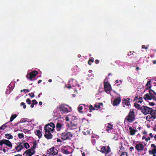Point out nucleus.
Here are the masks:
<instances>
[{"label": "nucleus", "mask_w": 156, "mask_h": 156, "mask_svg": "<svg viewBox=\"0 0 156 156\" xmlns=\"http://www.w3.org/2000/svg\"><path fill=\"white\" fill-rule=\"evenodd\" d=\"M149 93H147L144 96V98L145 100L153 99L156 101V93L154 90L150 89L149 90Z\"/></svg>", "instance_id": "obj_1"}, {"label": "nucleus", "mask_w": 156, "mask_h": 156, "mask_svg": "<svg viewBox=\"0 0 156 156\" xmlns=\"http://www.w3.org/2000/svg\"><path fill=\"white\" fill-rule=\"evenodd\" d=\"M135 118L134 112L133 110H132L129 112L128 115L126 117L125 120L129 122H132L134 121Z\"/></svg>", "instance_id": "obj_2"}, {"label": "nucleus", "mask_w": 156, "mask_h": 156, "mask_svg": "<svg viewBox=\"0 0 156 156\" xmlns=\"http://www.w3.org/2000/svg\"><path fill=\"white\" fill-rule=\"evenodd\" d=\"M149 112L150 115L147 117V119H149V121H153L156 118V110H154L151 108V110Z\"/></svg>", "instance_id": "obj_3"}, {"label": "nucleus", "mask_w": 156, "mask_h": 156, "mask_svg": "<svg viewBox=\"0 0 156 156\" xmlns=\"http://www.w3.org/2000/svg\"><path fill=\"white\" fill-rule=\"evenodd\" d=\"M73 134L70 132H64L62 134L61 138L63 140H65L67 139H71L73 137Z\"/></svg>", "instance_id": "obj_4"}, {"label": "nucleus", "mask_w": 156, "mask_h": 156, "mask_svg": "<svg viewBox=\"0 0 156 156\" xmlns=\"http://www.w3.org/2000/svg\"><path fill=\"white\" fill-rule=\"evenodd\" d=\"M78 123L76 121L73 120L68 124V128L69 130L77 129Z\"/></svg>", "instance_id": "obj_5"}, {"label": "nucleus", "mask_w": 156, "mask_h": 156, "mask_svg": "<svg viewBox=\"0 0 156 156\" xmlns=\"http://www.w3.org/2000/svg\"><path fill=\"white\" fill-rule=\"evenodd\" d=\"M55 128V125L52 122H51L45 125L44 127V129L45 131H53Z\"/></svg>", "instance_id": "obj_6"}, {"label": "nucleus", "mask_w": 156, "mask_h": 156, "mask_svg": "<svg viewBox=\"0 0 156 156\" xmlns=\"http://www.w3.org/2000/svg\"><path fill=\"white\" fill-rule=\"evenodd\" d=\"M38 73V72L37 71H34L30 72L29 74H27L26 77L27 78L29 79L31 81L34 80L33 78L35 77Z\"/></svg>", "instance_id": "obj_7"}, {"label": "nucleus", "mask_w": 156, "mask_h": 156, "mask_svg": "<svg viewBox=\"0 0 156 156\" xmlns=\"http://www.w3.org/2000/svg\"><path fill=\"white\" fill-rule=\"evenodd\" d=\"M100 151L102 153L105 154V155L109 154L111 151L110 147L109 146H103Z\"/></svg>", "instance_id": "obj_8"}, {"label": "nucleus", "mask_w": 156, "mask_h": 156, "mask_svg": "<svg viewBox=\"0 0 156 156\" xmlns=\"http://www.w3.org/2000/svg\"><path fill=\"white\" fill-rule=\"evenodd\" d=\"M5 144L7 146L10 148H12V145L11 142L7 140L2 139L0 141V146H2L3 144Z\"/></svg>", "instance_id": "obj_9"}, {"label": "nucleus", "mask_w": 156, "mask_h": 156, "mask_svg": "<svg viewBox=\"0 0 156 156\" xmlns=\"http://www.w3.org/2000/svg\"><path fill=\"white\" fill-rule=\"evenodd\" d=\"M151 110V108L147 106L143 105L141 107L140 110L144 115H146L149 114V112Z\"/></svg>", "instance_id": "obj_10"}, {"label": "nucleus", "mask_w": 156, "mask_h": 156, "mask_svg": "<svg viewBox=\"0 0 156 156\" xmlns=\"http://www.w3.org/2000/svg\"><path fill=\"white\" fill-rule=\"evenodd\" d=\"M48 154L50 155V156H53L54 155H56L58 154V151L55 149V147H53L47 151Z\"/></svg>", "instance_id": "obj_11"}, {"label": "nucleus", "mask_w": 156, "mask_h": 156, "mask_svg": "<svg viewBox=\"0 0 156 156\" xmlns=\"http://www.w3.org/2000/svg\"><path fill=\"white\" fill-rule=\"evenodd\" d=\"M151 149L148 152L150 154H153V156H156V146L154 144L151 145Z\"/></svg>", "instance_id": "obj_12"}, {"label": "nucleus", "mask_w": 156, "mask_h": 156, "mask_svg": "<svg viewBox=\"0 0 156 156\" xmlns=\"http://www.w3.org/2000/svg\"><path fill=\"white\" fill-rule=\"evenodd\" d=\"M57 108L62 114L68 112V109L65 107L64 105L62 104L61 105Z\"/></svg>", "instance_id": "obj_13"}, {"label": "nucleus", "mask_w": 156, "mask_h": 156, "mask_svg": "<svg viewBox=\"0 0 156 156\" xmlns=\"http://www.w3.org/2000/svg\"><path fill=\"white\" fill-rule=\"evenodd\" d=\"M104 85L105 91L107 93H108L111 89L112 88L111 85L108 82H105Z\"/></svg>", "instance_id": "obj_14"}, {"label": "nucleus", "mask_w": 156, "mask_h": 156, "mask_svg": "<svg viewBox=\"0 0 156 156\" xmlns=\"http://www.w3.org/2000/svg\"><path fill=\"white\" fill-rule=\"evenodd\" d=\"M130 98H127L126 99L123 98L122 100V105L123 107L126 106H129L130 105Z\"/></svg>", "instance_id": "obj_15"}, {"label": "nucleus", "mask_w": 156, "mask_h": 156, "mask_svg": "<svg viewBox=\"0 0 156 156\" xmlns=\"http://www.w3.org/2000/svg\"><path fill=\"white\" fill-rule=\"evenodd\" d=\"M35 152V151L34 150L30 148L26 150L23 154V155L24 156L25 154H26V155L25 156H31L34 154Z\"/></svg>", "instance_id": "obj_16"}, {"label": "nucleus", "mask_w": 156, "mask_h": 156, "mask_svg": "<svg viewBox=\"0 0 156 156\" xmlns=\"http://www.w3.org/2000/svg\"><path fill=\"white\" fill-rule=\"evenodd\" d=\"M144 148V145L143 144L141 143L137 144L135 146V148L138 152H141L143 151Z\"/></svg>", "instance_id": "obj_17"}, {"label": "nucleus", "mask_w": 156, "mask_h": 156, "mask_svg": "<svg viewBox=\"0 0 156 156\" xmlns=\"http://www.w3.org/2000/svg\"><path fill=\"white\" fill-rule=\"evenodd\" d=\"M63 123L58 122L56 125V129L57 131H59L64 129Z\"/></svg>", "instance_id": "obj_18"}, {"label": "nucleus", "mask_w": 156, "mask_h": 156, "mask_svg": "<svg viewBox=\"0 0 156 156\" xmlns=\"http://www.w3.org/2000/svg\"><path fill=\"white\" fill-rule=\"evenodd\" d=\"M17 146L15 148V149L17 152L20 151L23 148V144L22 142L18 143L17 144Z\"/></svg>", "instance_id": "obj_19"}, {"label": "nucleus", "mask_w": 156, "mask_h": 156, "mask_svg": "<svg viewBox=\"0 0 156 156\" xmlns=\"http://www.w3.org/2000/svg\"><path fill=\"white\" fill-rule=\"evenodd\" d=\"M51 131L45 130V134H44L45 137L48 139H51L52 137V135L51 133Z\"/></svg>", "instance_id": "obj_20"}, {"label": "nucleus", "mask_w": 156, "mask_h": 156, "mask_svg": "<svg viewBox=\"0 0 156 156\" xmlns=\"http://www.w3.org/2000/svg\"><path fill=\"white\" fill-rule=\"evenodd\" d=\"M133 101H135L136 103H142L143 102V98L140 96L138 97L137 96H136L134 98Z\"/></svg>", "instance_id": "obj_21"}, {"label": "nucleus", "mask_w": 156, "mask_h": 156, "mask_svg": "<svg viewBox=\"0 0 156 156\" xmlns=\"http://www.w3.org/2000/svg\"><path fill=\"white\" fill-rule=\"evenodd\" d=\"M129 130L130 135L132 136L134 135L136 132L137 131V130L134 129L131 127L129 128Z\"/></svg>", "instance_id": "obj_22"}, {"label": "nucleus", "mask_w": 156, "mask_h": 156, "mask_svg": "<svg viewBox=\"0 0 156 156\" xmlns=\"http://www.w3.org/2000/svg\"><path fill=\"white\" fill-rule=\"evenodd\" d=\"M121 101V99L120 98H118L115 99L113 101V105L114 106H116L119 104Z\"/></svg>", "instance_id": "obj_23"}, {"label": "nucleus", "mask_w": 156, "mask_h": 156, "mask_svg": "<svg viewBox=\"0 0 156 156\" xmlns=\"http://www.w3.org/2000/svg\"><path fill=\"white\" fill-rule=\"evenodd\" d=\"M112 125L108 123V125L106 126V131L109 133H111V130L112 129Z\"/></svg>", "instance_id": "obj_24"}, {"label": "nucleus", "mask_w": 156, "mask_h": 156, "mask_svg": "<svg viewBox=\"0 0 156 156\" xmlns=\"http://www.w3.org/2000/svg\"><path fill=\"white\" fill-rule=\"evenodd\" d=\"M35 133L37 136H38L39 138L40 139L41 137L42 134V132H41L39 130H37L35 132Z\"/></svg>", "instance_id": "obj_25"}, {"label": "nucleus", "mask_w": 156, "mask_h": 156, "mask_svg": "<svg viewBox=\"0 0 156 156\" xmlns=\"http://www.w3.org/2000/svg\"><path fill=\"white\" fill-rule=\"evenodd\" d=\"M151 80L148 81L146 84V89L148 90L151 89Z\"/></svg>", "instance_id": "obj_26"}, {"label": "nucleus", "mask_w": 156, "mask_h": 156, "mask_svg": "<svg viewBox=\"0 0 156 156\" xmlns=\"http://www.w3.org/2000/svg\"><path fill=\"white\" fill-rule=\"evenodd\" d=\"M23 144V147L26 149H28L30 147V145L28 143H24V141L22 142Z\"/></svg>", "instance_id": "obj_27"}, {"label": "nucleus", "mask_w": 156, "mask_h": 156, "mask_svg": "<svg viewBox=\"0 0 156 156\" xmlns=\"http://www.w3.org/2000/svg\"><path fill=\"white\" fill-rule=\"evenodd\" d=\"M5 136L9 140L13 138L12 136L10 134L6 133L5 134Z\"/></svg>", "instance_id": "obj_28"}, {"label": "nucleus", "mask_w": 156, "mask_h": 156, "mask_svg": "<svg viewBox=\"0 0 156 156\" xmlns=\"http://www.w3.org/2000/svg\"><path fill=\"white\" fill-rule=\"evenodd\" d=\"M17 116V115L16 114L12 115L10 117V122H11L12 121L16 118Z\"/></svg>", "instance_id": "obj_29"}, {"label": "nucleus", "mask_w": 156, "mask_h": 156, "mask_svg": "<svg viewBox=\"0 0 156 156\" xmlns=\"http://www.w3.org/2000/svg\"><path fill=\"white\" fill-rule=\"evenodd\" d=\"M134 105L135 108L138 109L139 110H140L141 108V106H140V105L137 103H134Z\"/></svg>", "instance_id": "obj_30"}, {"label": "nucleus", "mask_w": 156, "mask_h": 156, "mask_svg": "<svg viewBox=\"0 0 156 156\" xmlns=\"http://www.w3.org/2000/svg\"><path fill=\"white\" fill-rule=\"evenodd\" d=\"M94 59L93 58L91 57L89 59L88 61V64H89V65H91V63L93 62H94Z\"/></svg>", "instance_id": "obj_31"}, {"label": "nucleus", "mask_w": 156, "mask_h": 156, "mask_svg": "<svg viewBox=\"0 0 156 156\" xmlns=\"http://www.w3.org/2000/svg\"><path fill=\"white\" fill-rule=\"evenodd\" d=\"M83 107L81 106H79L78 108V110L79 112L81 113H83V112L81 111V110L83 109Z\"/></svg>", "instance_id": "obj_32"}, {"label": "nucleus", "mask_w": 156, "mask_h": 156, "mask_svg": "<svg viewBox=\"0 0 156 156\" xmlns=\"http://www.w3.org/2000/svg\"><path fill=\"white\" fill-rule=\"evenodd\" d=\"M37 143L36 141H35V142L34 143L33 146L32 147H31L30 148L32 149V150H34L36 148L37 146Z\"/></svg>", "instance_id": "obj_33"}, {"label": "nucleus", "mask_w": 156, "mask_h": 156, "mask_svg": "<svg viewBox=\"0 0 156 156\" xmlns=\"http://www.w3.org/2000/svg\"><path fill=\"white\" fill-rule=\"evenodd\" d=\"M18 136L19 137V138L20 139L23 138L24 137V135L22 133H21L18 134Z\"/></svg>", "instance_id": "obj_34"}, {"label": "nucleus", "mask_w": 156, "mask_h": 156, "mask_svg": "<svg viewBox=\"0 0 156 156\" xmlns=\"http://www.w3.org/2000/svg\"><path fill=\"white\" fill-rule=\"evenodd\" d=\"M63 153L66 154H69V152L68 151L67 149H64L63 151Z\"/></svg>", "instance_id": "obj_35"}, {"label": "nucleus", "mask_w": 156, "mask_h": 156, "mask_svg": "<svg viewBox=\"0 0 156 156\" xmlns=\"http://www.w3.org/2000/svg\"><path fill=\"white\" fill-rule=\"evenodd\" d=\"M7 126H6L5 124H3L0 127V130H4L6 127Z\"/></svg>", "instance_id": "obj_36"}, {"label": "nucleus", "mask_w": 156, "mask_h": 156, "mask_svg": "<svg viewBox=\"0 0 156 156\" xmlns=\"http://www.w3.org/2000/svg\"><path fill=\"white\" fill-rule=\"evenodd\" d=\"M89 109L90 110H94L95 109V108L94 107H93L92 105H89ZM90 112H91V111H90Z\"/></svg>", "instance_id": "obj_37"}, {"label": "nucleus", "mask_w": 156, "mask_h": 156, "mask_svg": "<svg viewBox=\"0 0 156 156\" xmlns=\"http://www.w3.org/2000/svg\"><path fill=\"white\" fill-rule=\"evenodd\" d=\"M120 156H128L127 153L126 152H122Z\"/></svg>", "instance_id": "obj_38"}, {"label": "nucleus", "mask_w": 156, "mask_h": 156, "mask_svg": "<svg viewBox=\"0 0 156 156\" xmlns=\"http://www.w3.org/2000/svg\"><path fill=\"white\" fill-rule=\"evenodd\" d=\"M21 105L23 106V107L24 109H25L26 108V104L24 102H21Z\"/></svg>", "instance_id": "obj_39"}, {"label": "nucleus", "mask_w": 156, "mask_h": 156, "mask_svg": "<svg viewBox=\"0 0 156 156\" xmlns=\"http://www.w3.org/2000/svg\"><path fill=\"white\" fill-rule=\"evenodd\" d=\"M31 100L30 98H27L26 100V102L29 105L31 104Z\"/></svg>", "instance_id": "obj_40"}, {"label": "nucleus", "mask_w": 156, "mask_h": 156, "mask_svg": "<svg viewBox=\"0 0 156 156\" xmlns=\"http://www.w3.org/2000/svg\"><path fill=\"white\" fill-rule=\"evenodd\" d=\"M28 95L31 98H33L34 97V94L33 93H29Z\"/></svg>", "instance_id": "obj_41"}, {"label": "nucleus", "mask_w": 156, "mask_h": 156, "mask_svg": "<svg viewBox=\"0 0 156 156\" xmlns=\"http://www.w3.org/2000/svg\"><path fill=\"white\" fill-rule=\"evenodd\" d=\"M99 105H94V107H96L98 108H100V105L101 104V105H102V103H99Z\"/></svg>", "instance_id": "obj_42"}, {"label": "nucleus", "mask_w": 156, "mask_h": 156, "mask_svg": "<svg viewBox=\"0 0 156 156\" xmlns=\"http://www.w3.org/2000/svg\"><path fill=\"white\" fill-rule=\"evenodd\" d=\"M23 91L24 92H25V91H27V92H29V90L28 89H23V90H21L20 91L21 92H22Z\"/></svg>", "instance_id": "obj_43"}, {"label": "nucleus", "mask_w": 156, "mask_h": 156, "mask_svg": "<svg viewBox=\"0 0 156 156\" xmlns=\"http://www.w3.org/2000/svg\"><path fill=\"white\" fill-rule=\"evenodd\" d=\"M32 102H33L32 103H34L35 105H37V102L35 99L33 100L32 101Z\"/></svg>", "instance_id": "obj_44"}, {"label": "nucleus", "mask_w": 156, "mask_h": 156, "mask_svg": "<svg viewBox=\"0 0 156 156\" xmlns=\"http://www.w3.org/2000/svg\"><path fill=\"white\" fill-rule=\"evenodd\" d=\"M149 105L150 106H153L155 105V104L153 102H150L149 103Z\"/></svg>", "instance_id": "obj_45"}, {"label": "nucleus", "mask_w": 156, "mask_h": 156, "mask_svg": "<svg viewBox=\"0 0 156 156\" xmlns=\"http://www.w3.org/2000/svg\"><path fill=\"white\" fill-rule=\"evenodd\" d=\"M150 137H148L147 138H146L145 139V140L146 141H148V140H150Z\"/></svg>", "instance_id": "obj_46"}, {"label": "nucleus", "mask_w": 156, "mask_h": 156, "mask_svg": "<svg viewBox=\"0 0 156 156\" xmlns=\"http://www.w3.org/2000/svg\"><path fill=\"white\" fill-rule=\"evenodd\" d=\"M99 60L98 59H96V60H95V62L96 64H98L99 63Z\"/></svg>", "instance_id": "obj_47"}, {"label": "nucleus", "mask_w": 156, "mask_h": 156, "mask_svg": "<svg viewBox=\"0 0 156 156\" xmlns=\"http://www.w3.org/2000/svg\"><path fill=\"white\" fill-rule=\"evenodd\" d=\"M2 151L4 152V153H5V152H6L8 151V150H6L5 148L3 149V150H2Z\"/></svg>", "instance_id": "obj_48"}, {"label": "nucleus", "mask_w": 156, "mask_h": 156, "mask_svg": "<svg viewBox=\"0 0 156 156\" xmlns=\"http://www.w3.org/2000/svg\"><path fill=\"white\" fill-rule=\"evenodd\" d=\"M61 141V140L60 139L57 138V142H59Z\"/></svg>", "instance_id": "obj_49"}, {"label": "nucleus", "mask_w": 156, "mask_h": 156, "mask_svg": "<svg viewBox=\"0 0 156 156\" xmlns=\"http://www.w3.org/2000/svg\"><path fill=\"white\" fill-rule=\"evenodd\" d=\"M34 105H35L34 104L32 103L31 105H30V107L31 108H33L34 107Z\"/></svg>", "instance_id": "obj_50"}, {"label": "nucleus", "mask_w": 156, "mask_h": 156, "mask_svg": "<svg viewBox=\"0 0 156 156\" xmlns=\"http://www.w3.org/2000/svg\"><path fill=\"white\" fill-rule=\"evenodd\" d=\"M131 53H132V51H130L128 53V55H128V56H129V55H131Z\"/></svg>", "instance_id": "obj_51"}, {"label": "nucleus", "mask_w": 156, "mask_h": 156, "mask_svg": "<svg viewBox=\"0 0 156 156\" xmlns=\"http://www.w3.org/2000/svg\"><path fill=\"white\" fill-rule=\"evenodd\" d=\"M129 149L131 150H133L134 149V147H130L129 148Z\"/></svg>", "instance_id": "obj_52"}, {"label": "nucleus", "mask_w": 156, "mask_h": 156, "mask_svg": "<svg viewBox=\"0 0 156 156\" xmlns=\"http://www.w3.org/2000/svg\"><path fill=\"white\" fill-rule=\"evenodd\" d=\"M153 130L156 131V125L154 126V127L153 129Z\"/></svg>", "instance_id": "obj_53"}, {"label": "nucleus", "mask_w": 156, "mask_h": 156, "mask_svg": "<svg viewBox=\"0 0 156 156\" xmlns=\"http://www.w3.org/2000/svg\"><path fill=\"white\" fill-rule=\"evenodd\" d=\"M149 135L151 136V137H153V135H152V133H150L149 134Z\"/></svg>", "instance_id": "obj_54"}, {"label": "nucleus", "mask_w": 156, "mask_h": 156, "mask_svg": "<svg viewBox=\"0 0 156 156\" xmlns=\"http://www.w3.org/2000/svg\"><path fill=\"white\" fill-rule=\"evenodd\" d=\"M153 63L154 64H155L156 63V60H154L153 61Z\"/></svg>", "instance_id": "obj_55"}, {"label": "nucleus", "mask_w": 156, "mask_h": 156, "mask_svg": "<svg viewBox=\"0 0 156 156\" xmlns=\"http://www.w3.org/2000/svg\"><path fill=\"white\" fill-rule=\"evenodd\" d=\"M142 48H143V49H144V48H145V45H142Z\"/></svg>", "instance_id": "obj_56"}, {"label": "nucleus", "mask_w": 156, "mask_h": 156, "mask_svg": "<svg viewBox=\"0 0 156 156\" xmlns=\"http://www.w3.org/2000/svg\"><path fill=\"white\" fill-rule=\"evenodd\" d=\"M42 81V80H39L38 81V83H41Z\"/></svg>", "instance_id": "obj_57"}, {"label": "nucleus", "mask_w": 156, "mask_h": 156, "mask_svg": "<svg viewBox=\"0 0 156 156\" xmlns=\"http://www.w3.org/2000/svg\"><path fill=\"white\" fill-rule=\"evenodd\" d=\"M39 104L40 105H41L42 104V103L41 101H40L39 103Z\"/></svg>", "instance_id": "obj_58"}, {"label": "nucleus", "mask_w": 156, "mask_h": 156, "mask_svg": "<svg viewBox=\"0 0 156 156\" xmlns=\"http://www.w3.org/2000/svg\"><path fill=\"white\" fill-rule=\"evenodd\" d=\"M146 138L145 136H142V139H145H145Z\"/></svg>", "instance_id": "obj_59"}, {"label": "nucleus", "mask_w": 156, "mask_h": 156, "mask_svg": "<svg viewBox=\"0 0 156 156\" xmlns=\"http://www.w3.org/2000/svg\"><path fill=\"white\" fill-rule=\"evenodd\" d=\"M107 156H113V154H110L108 155Z\"/></svg>", "instance_id": "obj_60"}, {"label": "nucleus", "mask_w": 156, "mask_h": 156, "mask_svg": "<svg viewBox=\"0 0 156 156\" xmlns=\"http://www.w3.org/2000/svg\"><path fill=\"white\" fill-rule=\"evenodd\" d=\"M147 131H144V134H147Z\"/></svg>", "instance_id": "obj_61"}, {"label": "nucleus", "mask_w": 156, "mask_h": 156, "mask_svg": "<svg viewBox=\"0 0 156 156\" xmlns=\"http://www.w3.org/2000/svg\"><path fill=\"white\" fill-rule=\"evenodd\" d=\"M42 94V93H40L38 95V97L39 98L40 97V95H41Z\"/></svg>", "instance_id": "obj_62"}, {"label": "nucleus", "mask_w": 156, "mask_h": 156, "mask_svg": "<svg viewBox=\"0 0 156 156\" xmlns=\"http://www.w3.org/2000/svg\"><path fill=\"white\" fill-rule=\"evenodd\" d=\"M48 82L50 83L51 82H52V80L51 79H49L48 80Z\"/></svg>", "instance_id": "obj_63"}, {"label": "nucleus", "mask_w": 156, "mask_h": 156, "mask_svg": "<svg viewBox=\"0 0 156 156\" xmlns=\"http://www.w3.org/2000/svg\"><path fill=\"white\" fill-rule=\"evenodd\" d=\"M154 138L155 139V140H156V134L155 135V136H154Z\"/></svg>", "instance_id": "obj_64"}]
</instances>
